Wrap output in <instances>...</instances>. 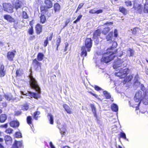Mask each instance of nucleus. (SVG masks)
Returning <instances> with one entry per match:
<instances>
[{
  "instance_id": "1",
  "label": "nucleus",
  "mask_w": 148,
  "mask_h": 148,
  "mask_svg": "<svg viewBox=\"0 0 148 148\" xmlns=\"http://www.w3.org/2000/svg\"><path fill=\"white\" fill-rule=\"evenodd\" d=\"M124 62L123 59H118L114 62L113 65V68L116 70L114 73L115 76L120 77L121 78H124L128 73L129 70L127 69L119 68L121 66H125L126 64H124L123 63Z\"/></svg>"
},
{
  "instance_id": "2",
  "label": "nucleus",
  "mask_w": 148,
  "mask_h": 148,
  "mask_svg": "<svg viewBox=\"0 0 148 148\" xmlns=\"http://www.w3.org/2000/svg\"><path fill=\"white\" fill-rule=\"evenodd\" d=\"M30 79L29 85L32 88L35 90L36 91L35 92H29L31 97H33L35 99H38L40 97V88L38 85L37 82L35 79L31 75L29 76Z\"/></svg>"
},
{
  "instance_id": "3",
  "label": "nucleus",
  "mask_w": 148,
  "mask_h": 148,
  "mask_svg": "<svg viewBox=\"0 0 148 148\" xmlns=\"http://www.w3.org/2000/svg\"><path fill=\"white\" fill-rule=\"evenodd\" d=\"M92 45L91 39L90 38L86 39L85 41V46H83L81 49V56L83 57V60L84 59V57L87 55V51L89 52L90 51Z\"/></svg>"
},
{
  "instance_id": "4",
  "label": "nucleus",
  "mask_w": 148,
  "mask_h": 148,
  "mask_svg": "<svg viewBox=\"0 0 148 148\" xmlns=\"http://www.w3.org/2000/svg\"><path fill=\"white\" fill-rule=\"evenodd\" d=\"M109 49H107V54L103 55L101 59V62L102 63H107L113 60L115 56L114 53H110Z\"/></svg>"
},
{
  "instance_id": "5",
  "label": "nucleus",
  "mask_w": 148,
  "mask_h": 148,
  "mask_svg": "<svg viewBox=\"0 0 148 148\" xmlns=\"http://www.w3.org/2000/svg\"><path fill=\"white\" fill-rule=\"evenodd\" d=\"M144 93V91L141 90H139L136 93L134 99L136 102L139 103L137 104H136L135 105H137L138 106V105L140 104L141 101H142L143 94Z\"/></svg>"
},
{
  "instance_id": "6",
  "label": "nucleus",
  "mask_w": 148,
  "mask_h": 148,
  "mask_svg": "<svg viewBox=\"0 0 148 148\" xmlns=\"http://www.w3.org/2000/svg\"><path fill=\"white\" fill-rule=\"evenodd\" d=\"M3 7L5 11L8 13H12L13 12V7L10 3H4L3 4Z\"/></svg>"
},
{
  "instance_id": "7",
  "label": "nucleus",
  "mask_w": 148,
  "mask_h": 148,
  "mask_svg": "<svg viewBox=\"0 0 148 148\" xmlns=\"http://www.w3.org/2000/svg\"><path fill=\"white\" fill-rule=\"evenodd\" d=\"M142 102L145 105L148 104V90H146L143 94Z\"/></svg>"
},
{
  "instance_id": "8",
  "label": "nucleus",
  "mask_w": 148,
  "mask_h": 148,
  "mask_svg": "<svg viewBox=\"0 0 148 148\" xmlns=\"http://www.w3.org/2000/svg\"><path fill=\"white\" fill-rule=\"evenodd\" d=\"M33 64L36 70L39 71L41 69V63L38 61L36 59L33 60Z\"/></svg>"
},
{
  "instance_id": "9",
  "label": "nucleus",
  "mask_w": 148,
  "mask_h": 148,
  "mask_svg": "<svg viewBox=\"0 0 148 148\" xmlns=\"http://www.w3.org/2000/svg\"><path fill=\"white\" fill-rule=\"evenodd\" d=\"M133 8L138 13L140 14L142 12V6L140 4L134 3V5Z\"/></svg>"
},
{
  "instance_id": "10",
  "label": "nucleus",
  "mask_w": 148,
  "mask_h": 148,
  "mask_svg": "<svg viewBox=\"0 0 148 148\" xmlns=\"http://www.w3.org/2000/svg\"><path fill=\"white\" fill-rule=\"evenodd\" d=\"M117 46V43L116 42H113L112 46L110 48V49H109V51L110 53H112L114 54L117 51L116 49H115Z\"/></svg>"
},
{
  "instance_id": "11",
  "label": "nucleus",
  "mask_w": 148,
  "mask_h": 148,
  "mask_svg": "<svg viewBox=\"0 0 148 148\" xmlns=\"http://www.w3.org/2000/svg\"><path fill=\"white\" fill-rule=\"evenodd\" d=\"M22 5V3L21 1L19 0H16L15 3L13 4V6L14 8H15L16 10L18 8H20Z\"/></svg>"
},
{
  "instance_id": "12",
  "label": "nucleus",
  "mask_w": 148,
  "mask_h": 148,
  "mask_svg": "<svg viewBox=\"0 0 148 148\" xmlns=\"http://www.w3.org/2000/svg\"><path fill=\"white\" fill-rule=\"evenodd\" d=\"M44 3L47 8H50L52 7L53 4L50 0H45Z\"/></svg>"
},
{
  "instance_id": "13",
  "label": "nucleus",
  "mask_w": 148,
  "mask_h": 148,
  "mask_svg": "<svg viewBox=\"0 0 148 148\" xmlns=\"http://www.w3.org/2000/svg\"><path fill=\"white\" fill-rule=\"evenodd\" d=\"M5 143L7 145H11L12 143V138L10 136H5Z\"/></svg>"
},
{
  "instance_id": "14",
  "label": "nucleus",
  "mask_w": 148,
  "mask_h": 148,
  "mask_svg": "<svg viewBox=\"0 0 148 148\" xmlns=\"http://www.w3.org/2000/svg\"><path fill=\"white\" fill-rule=\"evenodd\" d=\"M15 53L13 52L9 51L7 54V58L8 60L12 61L14 56Z\"/></svg>"
},
{
  "instance_id": "15",
  "label": "nucleus",
  "mask_w": 148,
  "mask_h": 148,
  "mask_svg": "<svg viewBox=\"0 0 148 148\" xmlns=\"http://www.w3.org/2000/svg\"><path fill=\"white\" fill-rule=\"evenodd\" d=\"M36 30L37 34H39L42 31V26L39 24H37L35 27Z\"/></svg>"
},
{
  "instance_id": "16",
  "label": "nucleus",
  "mask_w": 148,
  "mask_h": 148,
  "mask_svg": "<svg viewBox=\"0 0 148 148\" xmlns=\"http://www.w3.org/2000/svg\"><path fill=\"white\" fill-rule=\"evenodd\" d=\"M10 125L11 127H16L18 126L19 123L17 121H13L10 122Z\"/></svg>"
},
{
  "instance_id": "17",
  "label": "nucleus",
  "mask_w": 148,
  "mask_h": 148,
  "mask_svg": "<svg viewBox=\"0 0 148 148\" xmlns=\"http://www.w3.org/2000/svg\"><path fill=\"white\" fill-rule=\"evenodd\" d=\"M4 98L8 101L14 100V98L11 94H5L4 95Z\"/></svg>"
},
{
  "instance_id": "18",
  "label": "nucleus",
  "mask_w": 148,
  "mask_h": 148,
  "mask_svg": "<svg viewBox=\"0 0 148 148\" xmlns=\"http://www.w3.org/2000/svg\"><path fill=\"white\" fill-rule=\"evenodd\" d=\"M22 146V141H15L13 145V147L14 148H18V147H21Z\"/></svg>"
},
{
  "instance_id": "19",
  "label": "nucleus",
  "mask_w": 148,
  "mask_h": 148,
  "mask_svg": "<svg viewBox=\"0 0 148 148\" xmlns=\"http://www.w3.org/2000/svg\"><path fill=\"white\" fill-rule=\"evenodd\" d=\"M101 32L99 30H97L94 33L93 35V38L95 40H97V36L100 35Z\"/></svg>"
},
{
  "instance_id": "20",
  "label": "nucleus",
  "mask_w": 148,
  "mask_h": 148,
  "mask_svg": "<svg viewBox=\"0 0 148 148\" xmlns=\"http://www.w3.org/2000/svg\"><path fill=\"white\" fill-rule=\"evenodd\" d=\"M134 51L130 48L128 49L127 51V55L129 56H132L134 55Z\"/></svg>"
},
{
  "instance_id": "21",
  "label": "nucleus",
  "mask_w": 148,
  "mask_h": 148,
  "mask_svg": "<svg viewBox=\"0 0 148 148\" xmlns=\"http://www.w3.org/2000/svg\"><path fill=\"white\" fill-rule=\"evenodd\" d=\"M4 18L10 22H14V19L10 15H5L4 16Z\"/></svg>"
},
{
  "instance_id": "22",
  "label": "nucleus",
  "mask_w": 148,
  "mask_h": 148,
  "mask_svg": "<svg viewBox=\"0 0 148 148\" xmlns=\"http://www.w3.org/2000/svg\"><path fill=\"white\" fill-rule=\"evenodd\" d=\"M138 75H137L134 78V84L137 87L140 86V82L138 81Z\"/></svg>"
},
{
  "instance_id": "23",
  "label": "nucleus",
  "mask_w": 148,
  "mask_h": 148,
  "mask_svg": "<svg viewBox=\"0 0 148 148\" xmlns=\"http://www.w3.org/2000/svg\"><path fill=\"white\" fill-rule=\"evenodd\" d=\"M139 102H136L135 101H134V100L133 101H129V104L130 105V106L132 107H135L137 108H138V107L139 106L140 104L138 105V106L137 105H136V104H137Z\"/></svg>"
},
{
  "instance_id": "24",
  "label": "nucleus",
  "mask_w": 148,
  "mask_h": 148,
  "mask_svg": "<svg viewBox=\"0 0 148 148\" xmlns=\"http://www.w3.org/2000/svg\"><path fill=\"white\" fill-rule=\"evenodd\" d=\"M60 132L62 134L64 135L66 134V126L63 125L60 128Z\"/></svg>"
},
{
  "instance_id": "25",
  "label": "nucleus",
  "mask_w": 148,
  "mask_h": 148,
  "mask_svg": "<svg viewBox=\"0 0 148 148\" xmlns=\"http://www.w3.org/2000/svg\"><path fill=\"white\" fill-rule=\"evenodd\" d=\"M90 107L92 109V111L94 114V116L95 117H97L96 108L94 105L91 104H90Z\"/></svg>"
},
{
  "instance_id": "26",
  "label": "nucleus",
  "mask_w": 148,
  "mask_h": 148,
  "mask_svg": "<svg viewBox=\"0 0 148 148\" xmlns=\"http://www.w3.org/2000/svg\"><path fill=\"white\" fill-rule=\"evenodd\" d=\"M63 107L67 113L69 114L71 113V111L69 107L66 104H64L63 105Z\"/></svg>"
},
{
  "instance_id": "27",
  "label": "nucleus",
  "mask_w": 148,
  "mask_h": 148,
  "mask_svg": "<svg viewBox=\"0 0 148 148\" xmlns=\"http://www.w3.org/2000/svg\"><path fill=\"white\" fill-rule=\"evenodd\" d=\"M32 119L31 116H28L27 117V123L29 125L31 128H32L31 125H33L32 123Z\"/></svg>"
},
{
  "instance_id": "28",
  "label": "nucleus",
  "mask_w": 148,
  "mask_h": 148,
  "mask_svg": "<svg viewBox=\"0 0 148 148\" xmlns=\"http://www.w3.org/2000/svg\"><path fill=\"white\" fill-rule=\"evenodd\" d=\"M111 109L113 111L117 112L118 110V107L115 104H113L111 106Z\"/></svg>"
},
{
  "instance_id": "29",
  "label": "nucleus",
  "mask_w": 148,
  "mask_h": 148,
  "mask_svg": "<svg viewBox=\"0 0 148 148\" xmlns=\"http://www.w3.org/2000/svg\"><path fill=\"white\" fill-rule=\"evenodd\" d=\"M7 119V116L5 114H3L0 116V121L1 122H4Z\"/></svg>"
},
{
  "instance_id": "30",
  "label": "nucleus",
  "mask_w": 148,
  "mask_h": 148,
  "mask_svg": "<svg viewBox=\"0 0 148 148\" xmlns=\"http://www.w3.org/2000/svg\"><path fill=\"white\" fill-rule=\"evenodd\" d=\"M44 56V55L42 53H39L38 54L37 57L38 60L39 61H42L43 59Z\"/></svg>"
},
{
  "instance_id": "31",
  "label": "nucleus",
  "mask_w": 148,
  "mask_h": 148,
  "mask_svg": "<svg viewBox=\"0 0 148 148\" xmlns=\"http://www.w3.org/2000/svg\"><path fill=\"white\" fill-rule=\"evenodd\" d=\"M54 8L55 12H58L60 9V6L58 3H56L54 4Z\"/></svg>"
},
{
  "instance_id": "32",
  "label": "nucleus",
  "mask_w": 148,
  "mask_h": 148,
  "mask_svg": "<svg viewBox=\"0 0 148 148\" xmlns=\"http://www.w3.org/2000/svg\"><path fill=\"white\" fill-rule=\"evenodd\" d=\"M48 118L50 122V124H53V116L51 114H48Z\"/></svg>"
},
{
  "instance_id": "33",
  "label": "nucleus",
  "mask_w": 148,
  "mask_h": 148,
  "mask_svg": "<svg viewBox=\"0 0 148 148\" xmlns=\"http://www.w3.org/2000/svg\"><path fill=\"white\" fill-rule=\"evenodd\" d=\"M40 10L42 13V14H46V12L47 11V8L45 6V7L41 6L40 7Z\"/></svg>"
},
{
  "instance_id": "34",
  "label": "nucleus",
  "mask_w": 148,
  "mask_h": 148,
  "mask_svg": "<svg viewBox=\"0 0 148 148\" xmlns=\"http://www.w3.org/2000/svg\"><path fill=\"white\" fill-rule=\"evenodd\" d=\"M4 66L3 65H2L1 66L0 69V72L1 76V77H3L5 75V71H4Z\"/></svg>"
},
{
  "instance_id": "35",
  "label": "nucleus",
  "mask_w": 148,
  "mask_h": 148,
  "mask_svg": "<svg viewBox=\"0 0 148 148\" xmlns=\"http://www.w3.org/2000/svg\"><path fill=\"white\" fill-rule=\"evenodd\" d=\"M119 10L123 14H127V11L126 9L123 7L122 6L120 7Z\"/></svg>"
},
{
  "instance_id": "36",
  "label": "nucleus",
  "mask_w": 148,
  "mask_h": 148,
  "mask_svg": "<svg viewBox=\"0 0 148 148\" xmlns=\"http://www.w3.org/2000/svg\"><path fill=\"white\" fill-rule=\"evenodd\" d=\"M133 75L128 76L124 80L123 83L125 84L127 82L131 81L133 77Z\"/></svg>"
},
{
  "instance_id": "37",
  "label": "nucleus",
  "mask_w": 148,
  "mask_h": 148,
  "mask_svg": "<svg viewBox=\"0 0 148 148\" xmlns=\"http://www.w3.org/2000/svg\"><path fill=\"white\" fill-rule=\"evenodd\" d=\"M103 94L106 99H109L111 98V96L110 93L107 91H104Z\"/></svg>"
},
{
  "instance_id": "38",
  "label": "nucleus",
  "mask_w": 148,
  "mask_h": 148,
  "mask_svg": "<svg viewBox=\"0 0 148 148\" xmlns=\"http://www.w3.org/2000/svg\"><path fill=\"white\" fill-rule=\"evenodd\" d=\"M120 137L124 139L125 140L127 141H129L128 139L126 137L125 134L123 132H121L119 134Z\"/></svg>"
},
{
  "instance_id": "39",
  "label": "nucleus",
  "mask_w": 148,
  "mask_h": 148,
  "mask_svg": "<svg viewBox=\"0 0 148 148\" xmlns=\"http://www.w3.org/2000/svg\"><path fill=\"white\" fill-rule=\"evenodd\" d=\"M113 36V33L110 32L106 37V39L107 41L112 40Z\"/></svg>"
},
{
  "instance_id": "40",
  "label": "nucleus",
  "mask_w": 148,
  "mask_h": 148,
  "mask_svg": "<svg viewBox=\"0 0 148 148\" xmlns=\"http://www.w3.org/2000/svg\"><path fill=\"white\" fill-rule=\"evenodd\" d=\"M110 29V28L108 27L105 28L102 31V33L104 35H106Z\"/></svg>"
},
{
  "instance_id": "41",
  "label": "nucleus",
  "mask_w": 148,
  "mask_h": 148,
  "mask_svg": "<svg viewBox=\"0 0 148 148\" xmlns=\"http://www.w3.org/2000/svg\"><path fill=\"white\" fill-rule=\"evenodd\" d=\"M144 12L145 13H148V3H145L144 5Z\"/></svg>"
},
{
  "instance_id": "42",
  "label": "nucleus",
  "mask_w": 148,
  "mask_h": 148,
  "mask_svg": "<svg viewBox=\"0 0 148 148\" xmlns=\"http://www.w3.org/2000/svg\"><path fill=\"white\" fill-rule=\"evenodd\" d=\"M40 22L42 23H44L46 21V18L44 14H41L40 17Z\"/></svg>"
},
{
  "instance_id": "43",
  "label": "nucleus",
  "mask_w": 148,
  "mask_h": 148,
  "mask_svg": "<svg viewBox=\"0 0 148 148\" xmlns=\"http://www.w3.org/2000/svg\"><path fill=\"white\" fill-rule=\"evenodd\" d=\"M40 114V112L38 111L36 112H34V118L36 120H37L38 118L39 117V115Z\"/></svg>"
},
{
  "instance_id": "44",
  "label": "nucleus",
  "mask_w": 148,
  "mask_h": 148,
  "mask_svg": "<svg viewBox=\"0 0 148 148\" xmlns=\"http://www.w3.org/2000/svg\"><path fill=\"white\" fill-rule=\"evenodd\" d=\"M125 5L127 7H131L132 5V3L130 1H126L125 2Z\"/></svg>"
},
{
  "instance_id": "45",
  "label": "nucleus",
  "mask_w": 148,
  "mask_h": 148,
  "mask_svg": "<svg viewBox=\"0 0 148 148\" xmlns=\"http://www.w3.org/2000/svg\"><path fill=\"white\" fill-rule=\"evenodd\" d=\"M23 17L24 18L27 19L28 18V16L27 13L23 11L22 13Z\"/></svg>"
},
{
  "instance_id": "46",
  "label": "nucleus",
  "mask_w": 148,
  "mask_h": 148,
  "mask_svg": "<svg viewBox=\"0 0 148 148\" xmlns=\"http://www.w3.org/2000/svg\"><path fill=\"white\" fill-rule=\"evenodd\" d=\"M15 137L16 138H20L22 137L21 134L19 132H16L15 134Z\"/></svg>"
},
{
  "instance_id": "47",
  "label": "nucleus",
  "mask_w": 148,
  "mask_h": 148,
  "mask_svg": "<svg viewBox=\"0 0 148 148\" xmlns=\"http://www.w3.org/2000/svg\"><path fill=\"white\" fill-rule=\"evenodd\" d=\"M139 30V29L138 28L136 27L134 28L132 30V33L133 34H136L137 32Z\"/></svg>"
},
{
  "instance_id": "48",
  "label": "nucleus",
  "mask_w": 148,
  "mask_h": 148,
  "mask_svg": "<svg viewBox=\"0 0 148 148\" xmlns=\"http://www.w3.org/2000/svg\"><path fill=\"white\" fill-rule=\"evenodd\" d=\"M82 16V15H80L78 17L77 19L74 21V23H76L77 22L79 21L80 19L81 18Z\"/></svg>"
},
{
  "instance_id": "49",
  "label": "nucleus",
  "mask_w": 148,
  "mask_h": 148,
  "mask_svg": "<svg viewBox=\"0 0 148 148\" xmlns=\"http://www.w3.org/2000/svg\"><path fill=\"white\" fill-rule=\"evenodd\" d=\"M60 42V36H59L56 42V45L57 46H58V47L59 46Z\"/></svg>"
},
{
  "instance_id": "50",
  "label": "nucleus",
  "mask_w": 148,
  "mask_h": 148,
  "mask_svg": "<svg viewBox=\"0 0 148 148\" xmlns=\"http://www.w3.org/2000/svg\"><path fill=\"white\" fill-rule=\"evenodd\" d=\"M13 130L11 128H8L6 130L5 132L7 133L10 134L12 133Z\"/></svg>"
},
{
  "instance_id": "51",
  "label": "nucleus",
  "mask_w": 148,
  "mask_h": 148,
  "mask_svg": "<svg viewBox=\"0 0 148 148\" xmlns=\"http://www.w3.org/2000/svg\"><path fill=\"white\" fill-rule=\"evenodd\" d=\"M29 109V107L27 105H26L23 106L22 108V109L23 110H27Z\"/></svg>"
},
{
  "instance_id": "52",
  "label": "nucleus",
  "mask_w": 148,
  "mask_h": 148,
  "mask_svg": "<svg viewBox=\"0 0 148 148\" xmlns=\"http://www.w3.org/2000/svg\"><path fill=\"white\" fill-rule=\"evenodd\" d=\"M28 33L30 35H32L33 33V29L32 27H31L28 31Z\"/></svg>"
},
{
  "instance_id": "53",
  "label": "nucleus",
  "mask_w": 148,
  "mask_h": 148,
  "mask_svg": "<svg viewBox=\"0 0 148 148\" xmlns=\"http://www.w3.org/2000/svg\"><path fill=\"white\" fill-rule=\"evenodd\" d=\"M48 38H47L46 40H45L44 42V47H46L48 44Z\"/></svg>"
},
{
  "instance_id": "54",
  "label": "nucleus",
  "mask_w": 148,
  "mask_h": 148,
  "mask_svg": "<svg viewBox=\"0 0 148 148\" xmlns=\"http://www.w3.org/2000/svg\"><path fill=\"white\" fill-rule=\"evenodd\" d=\"M141 86V91H143L144 92H145L146 90H145V88L143 84H141L140 85Z\"/></svg>"
},
{
  "instance_id": "55",
  "label": "nucleus",
  "mask_w": 148,
  "mask_h": 148,
  "mask_svg": "<svg viewBox=\"0 0 148 148\" xmlns=\"http://www.w3.org/2000/svg\"><path fill=\"white\" fill-rule=\"evenodd\" d=\"M84 5L83 3H81L80 4L77 8V10H79L81 8H82Z\"/></svg>"
},
{
  "instance_id": "56",
  "label": "nucleus",
  "mask_w": 148,
  "mask_h": 148,
  "mask_svg": "<svg viewBox=\"0 0 148 148\" xmlns=\"http://www.w3.org/2000/svg\"><path fill=\"white\" fill-rule=\"evenodd\" d=\"M53 35V33H52L50 34L49 36V37H47L48 38V40H51L52 38V36Z\"/></svg>"
},
{
  "instance_id": "57",
  "label": "nucleus",
  "mask_w": 148,
  "mask_h": 148,
  "mask_svg": "<svg viewBox=\"0 0 148 148\" xmlns=\"http://www.w3.org/2000/svg\"><path fill=\"white\" fill-rule=\"evenodd\" d=\"M95 90L97 91H99L102 90V89L101 88L97 86H95Z\"/></svg>"
},
{
  "instance_id": "58",
  "label": "nucleus",
  "mask_w": 148,
  "mask_h": 148,
  "mask_svg": "<svg viewBox=\"0 0 148 148\" xmlns=\"http://www.w3.org/2000/svg\"><path fill=\"white\" fill-rule=\"evenodd\" d=\"M114 36L115 37H117L118 36L117 31L116 29H115L114 32Z\"/></svg>"
},
{
  "instance_id": "59",
  "label": "nucleus",
  "mask_w": 148,
  "mask_h": 148,
  "mask_svg": "<svg viewBox=\"0 0 148 148\" xmlns=\"http://www.w3.org/2000/svg\"><path fill=\"white\" fill-rule=\"evenodd\" d=\"M49 145L51 148H56L51 142L49 143Z\"/></svg>"
},
{
  "instance_id": "60",
  "label": "nucleus",
  "mask_w": 148,
  "mask_h": 148,
  "mask_svg": "<svg viewBox=\"0 0 148 148\" xmlns=\"http://www.w3.org/2000/svg\"><path fill=\"white\" fill-rule=\"evenodd\" d=\"M89 13L91 14L96 13V10L94 9L91 10L89 11Z\"/></svg>"
},
{
  "instance_id": "61",
  "label": "nucleus",
  "mask_w": 148,
  "mask_h": 148,
  "mask_svg": "<svg viewBox=\"0 0 148 148\" xmlns=\"http://www.w3.org/2000/svg\"><path fill=\"white\" fill-rule=\"evenodd\" d=\"M102 10H96V13L97 14H99L100 13H102Z\"/></svg>"
},
{
  "instance_id": "62",
  "label": "nucleus",
  "mask_w": 148,
  "mask_h": 148,
  "mask_svg": "<svg viewBox=\"0 0 148 148\" xmlns=\"http://www.w3.org/2000/svg\"><path fill=\"white\" fill-rule=\"evenodd\" d=\"M92 95H93V96H94V97H98V95L96 94H94V93H92V92H89Z\"/></svg>"
},
{
  "instance_id": "63",
  "label": "nucleus",
  "mask_w": 148,
  "mask_h": 148,
  "mask_svg": "<svg viewBox=\"0 0 148 148\" xmlns=\"http://www.w3.org/2000/svg\"><path fill=\"white\" fill-rule=\"evenodd\" d=\"M21 114V112L20 111H17L15 112V115H18L20 114Z\"/></svg>"
},
{
  "instance_id": "64",
  "label": "nucleus",
  "mask_w": 148,
  "mask_h": 148,
  "mask_svg": "<svg viewBox=\"0 0 148 148\" xmlns=\"http://www.w3.org/2000/svg\"><path fill=\"white\" fill-rule=\"evenodd\" d=\"M2 106L3 107H5L7 106V104L6 102H4L2 103Z\"/></svg>"
}]
</instances>
